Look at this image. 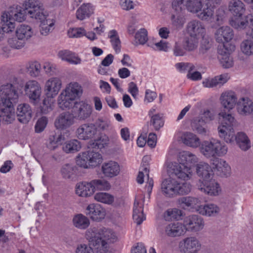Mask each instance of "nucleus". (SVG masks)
<instances>
[{
	"label": "nucleus",
	"instance_id": "9d476101",
	"mask_svg": "<svg viewBox=\"0 0 253 253\" xmlns=\"http://www.w3.org/2000/svg\"><path fill=\"white\" fill-rule=\"evenodd\" d=\"M169 173L173 174L177 178L187 181L192 178L193 170L190 166L179 162H168L166 164Z\"/></svg>",
	"mask_w": 253,
	"mask_h": 253
},
{
	"label": "nucleus",
	"instance_id": "f3484780",
	"mask_svg": "<svg viewBox=\"0 0 253 253\" xmlns=\"http://www.w3.org/2000/svg\"><path fill=\"white\" fill-rule=\"evenodd\" d=\"M226 44L221 46L218 49L217 58L221 66L224 68H229L233 65V60L230 54L235 50L234 44Z\"/></svg>",
	"mask_w": 253,
	"mask_h": 253
},
{
	"label": "nucleus",
	"instance_id": "c85d7f7f",
	"mask_svg": "<svg viewBox=\"0 0 253 253\" xmlns=\"http://www.w3.org/2000/svg\"><path fill=\"white\" fill-rule=\"evenodd\" d=\"M144 199L142 196H137L134 203L133 210V219L137 224L140 225L145 220L143 213Z\"/></svg>",
	"mask_w": 253,
	"mask_h": 253
},
{
	"label": "nucleus",
	"instance_id": "79ce46f5",
	"mask_svg": "<svg viewBox=\"0 0 253 253\" xmlns=\"http://www.w3.org/2000/svg\"><path fill=\"white\" fill-rule=\"evenodd\" d=\"M7 10L13 17L15 21L22 22L26 20V10L20 5H13Z\"/></svg>",
	"mask_w": 253,
	"mask_h": 253
},
{
	"label": "nucleus",
	"instance_id": "e2e57ef3",
	"mask_svg": "<svg viewBox=\"0 0 253 253\" xmlns=\"http://www.w3.org/2000/svg\"><path fill=\"white\" fill-rule=\"evenodd\" d=\"M94 125L97 133V129L101 131L108 130L110 126V122L107 119L100 118L96 120Z\"/></svg>",
	"mask_w": 253,
	"mask_h": 253
},
{
	"label": "nucleus",
	"instance_id": "864d4df0",
	"mask_svg": "<svg viewBox=\"0 0 253 253\" xmlns=\"http://www.w3.org/2000/svg\"><path fill=\"white\" fill-rule=\"evenodd\" d=\"M241 52L246 57L253 55V40L251 39L243 40L240 46Z\"/></svg>",
	"mask_w": 253,
	"mask_h": 253
},
{
	"label": "nucleus",
	"instance_id": "aec40b11",
	"mask_svg": "<svg viewBox=\"0 0 253 253\" xmlns=\"http://www.w3.org/2000/svg\"><path fill=\"white\" fill-rule=\"evenodd\" d=\"M201 244L195 236H190L183 239L179 243V249L181 253H193L199 251Z\"/></svg>",
	"mask_w": 253,
	"mask_h": 253
},
{
	"label": "nucleus",
	"instance_id": "3c124183",
	"mask_svg": "<svg viewBox=\"0 0 253 253\" xmlns=\"http://www.w3.org/2000/svg\"><path fill=\"white\" fill-rule=\"evenodd\" d=\"M82 148L80 141L77 139H71L64 143L63 150L66 153H75L79 151Z\"/></svg>",
	"mask_w": 253,
	"mask_h": 253
},
{
	"label": "nucleus",
	"instance_id": "72a5a7b5",
	"mask_svg": "<svg viewBox=\"0 0 253 253\" xmlns=\"http://www.w3.org/2000/svg\"><path fill=\"white\" fill-rule=\"evenodd\" d=\"M0 20V27L6 33H10L14 31L16 27V23L13 17L7 10L1 13Z\"/></svg>",
	"mask_w": 253,
	"mask_h": 253
},
{
	"label": "nucleus",
	"instance_id": "a18cd8bd",
	"mask_svg": "<svg viewBox=\"0 0 253 253\" xmlns=\"http://www.w3.org/2000/svg\"><path fill=\"white\" fill-rule=\"evenodd\" d=\"M72 223L76 228L84 230L89 226L90 220L85 215L79 213L74 215L72 219Z\"/></svg>",
	"mask_w": 253,
	"mask_h": 253
},
{
	"label": "nucleus",
	"instance_id": "052dcab7",
	"mask_svg": "<svg viewBox=\"0 0 253 253\" xmlns=\"http://www.w3.org/2000/svg\"><path fill=\"white\" fill-rule=\"evenodd\" d=\"M85 35V30L82 27L70 28L67 31V35L70 38H80Z\"/></svg>",
	"mask_w": 253,
	"mask_h": 253
},
{
	"label": "nucleus",
	"instance_id": "a211bd4d",
	"mask_svg": "<svg viewBox=\"0 0 253 253\" xmlns=\"http://www.w3.org/2000/svg\"><path fill=\"white\" fill-rule=\"evenodd\" d=\"M219 100L222 108L230 111L237 106L238 99L235 92L232 90H227L221 93Z\"/></svg>",
	"mask_w": 253,
	"mask_h": 253
},
{
	"label": "nucleus",
	"instance_id": "58836bf2",
	"mask_svg": "<svg viewBox=\"0 0 253 253\" xmlns=\"http://www.w3.org/2000/svg\"><path fill=\"white\" fill-rule=\"evenodd\" d=\"M182 142L186 146L197 148L201 145L200 139L195 134L191 132H184L181 136Z\"/></svg>",
	"mask_w": 253,
	"mask_h": 253
},
{
	"label": "nucleus",
	"instance_id": "680f3d73",
	"mask_svg": "<svg viewBox=\"0 0 253 253\" xmlns=\"http://www.w3.org/2000/svg\"><path fill=\"white\" fill-rule=\"evenodd\" d=\"M48 122V118L45 116H42L39 118L35 126V132L36 133L42 132L46 127Z\"/></svg>",
	"mask_w": 253,
	"mask_h": 253
},
{
	"label": "nucleus",
	"instance_id": "e433bc0d",
	"mask_svg": "<svg viewBox=\"0 0 253 253\" xmlns=\"http://www.w3.org/2000/svg\"><path fill=\"white\" fill-rule=\"evenodd\" d=\"M40 32L42 36H47L51 33L55 28V21L54 19L45 15L40 21Z\"/></svg>",
	"mask_w": 253,
	"mask_h": 253
},
{
	"label": "nucleus",
	"instance_id": "f8f14e48",
	"mask_svg": "<svg viewBox=\"0 0 253 253\" xmlns=\"http://www.w3.org/2000/svg\"><path fill=\"white\" fill-rule=\"evenodd\" d=\"M23 5L27 15L32 20L39 21L46 15L43 4L39 0H27Z\"/></svg>",
	"mask_w": 253,
	"mask_h": 253
},
{
	"label": "nucleus",
	"instance_id": "338daca9",
	"mask_svg": "<svg viewBox=\"0 0 253 253\" xmlns=\"http://www.w3.org/2000/svg\"><path fill=\"white\" fill-rule=\"evenodd\" d=\"M94 250L89 244L80 243L77 245L75 253H95Z\"/></svg>",
	"mask_w": 253,
	"mask_h": 253
},
{
	"label": "nucleus",
	"instance_id": "37998d69",
	"mask_svg": "<svg viewBox=\"0 0 253 253\" xmlns=\"http://www.w3.org/2000/svg\"><path fill=\"white\" fill-rule=\"evenodd\" d=\"M94 8L89 3H83L76 11V17L80 20L88 18L93 13Z\"/></svg>",
	"mask_w": 253,
	"mask_h": 253
},
{
	"label": "nucleus",
	"instance_id": "8fccbe9b",
	"mask_svg": "<svg viewBox=\"0 0 253 253\" xmlns=\"http://www.w3.org/2000/svg\"><path fill=\"white\" fill-rule=\"evenodd\" d=\"M156 109L152 108L149 111L148 115L151 118L150 124L152 125L156 130H159L164 125L162 116L160 114H156Z\"/></svg>",
	"mask_w": 253,
	"mask_h": 253
},
{
	"label": "nucleus",
	"instance_id": "20e7f679",
	"mask_svg": "<svg viewBox=\"0 0 253 253\" xmlns=\"http://www.w3.org/2000/svg\"><path fill=\"white\" fill-rule=\"evenodd\" d=\"M111 186L109 181L104 179H94L90 181H80L75 185V192L79 197L89 198L94 195L96 191H109Z\"/></svg>",
	"mask_w": 253,
	"mask_h": 253
},
{
	"label": "nucleus",
	"instance_id": "2eb2a0df",
	"mask_svg": "<svg viewBox=\"0 0 253 253\" xmlns=\"http://www.w3.org/2000/svg\"><path fill=\"white\" fill-rule=\"evenodd\" d=\"M197 187L202 192L210 196H217L222 192L220 185L214 179L199 180Z\"/></svg>",
	"mask_w": 253,
	"mask_h": 253
},
{
	"label": "nucleus",
	"instance_id": "13d9d810",
	"mask_svg": "<svg viewBox=\"0 0 253 253\" xmlns=\"http://www.w3.org/2000/svg\"><path fill=\"white\" fill-rule=\"evenodd\" d=\"M182 211L177 209H169L164 213V217L166 220L169 221L173 219L179 220L181 218Z\"/></svg>",
	"mask_w": 253,
	"mask_h": 253
},
{
	"label": "nucleus",
	"instance_id": "393cba45",
	"mask_svg": "<svg viewBox=\"0 0 253 253\" xmlns=\"http://www.w3.org/2000/svg\"><path fill=\"white\" fill-rule=\"evenodd\" d=\"M75 119L73 114L70 112H64L56 117L54 126L57 129L65 130L74 124Z\"/></svg>",
	"mask_w": 253,
	"mask_h": 253
},
{
	"label": "nucleus",
	"instance_id": "423d86ee",
	"mask_svg": "<svg viewBox=\"0 0 253 253\" xmlns=\"http://www.w3.org/2000/svg\"><path fill=\"white\" fill-rule=\"evenodd\" d=\"M200 153L207 158L223 157L228 151L227 145L217 139L203 141L200 146Z\"/></svg>",
	"mask_w": 253,
	"mask_h": 253
},
{
	"label": "nucleus",
	"instance_id": "de8ad7c7",
	"mask_svg": "<svg viewBox=\"0 0 253 253\" xmlns=\"http://www.w3.org/2000/svg\"><path fill=\"white\" fill-rule=\"evenodd\" d=\"M248 16L249 15L243 16V15L233 16L230 21V24L235 29L243 30L248 24Z\"/></svg>",
	"mask_w": 253,
	"mask_h": 253
},
{
	"label": "nucleus",
	"instance_id": "9b49d317",
	"mask_svg": "<svg viewBox=\"0 0 253 253\" xmlns=\"http://www.w3.org/2000/svg\"><path fill=\"white\" fill-rule=\"evenodd\" d=\"M25 96L30 102L34 105L38 104L41 99L42 88L41 84L36 80L26 82L23 87Z\"/></svg>",
	"mask_w": 253,
	"mask_h": 253
},
{
	"label": "nucleus",
	"instance_id": "69168bd1",
	"mask_svg": "<svg viewBox=\"0 0 253 253\" xmlns=\"http://www.w3.org/2000/svg\"><path fill=\"white\" fill-rule=\"evenodd\" d=\"M42 69H43L46 75H51L55 72L56 69V66L55 64L49 61H46L42 63Z\"/></svg>",
	"mask_w": 253,
	"mask_h": 253
},
{
	"label": "nucleus",
	"instance_id": "c03bdc74",
	"mask_svg": "<svg viewBox=\"0 0 253 253\" xmlns=\"http://www.w3.org/2000/svg\"><path fill=\"white\" fill-rule=\"evenodd\" d=\"M78 168L71 164L63 165L60 169L62 177L66 179H73L77 175Z\"/></svg>",
	"mask_w": 253,
	"mask_h": 253
},
{
	"label": "nucleus",
	"instance_id": "b1692460",
	"mask_svg": "<svg viewBox=\"0 0 253 253\" xmlns=\"http://www.w3.org/2000/svg\"><path fill=\"white\" fill-rule=\"evenodd\" d=\"M62 85V81L59 78L52 77L48 78L44 85V90L46 95L55 97L58 94Z\"/></svg>",
	"mask_w": 253,
	"mask_h": 253
},
{
	"label": "nucleus",
	"instance_id": "7ed1b4c3",
	"mask_svg": "<svg viewBox=\"0 0 253 253\" xmlns=\"http://www.w3.org/2000/svg\"><path fill=\"white\" fill-rule=\"evenodd\" d=\"M84 237L98 253L108 252L110 245L117 240L116 233L112 229L105 227L99 229L95 227H90L85 232Z\"/></svg>",
	"mask_w": 253,
	"mask_h": 253
},
{
	"label": "nucleus",
	"instance_id": "4468645a",
	"mask_svg": "<svg viewBox=\"0 0 253 253\" xmlns=\"http://www.w3.org/2000/svg\"><path fill=\"white\" fill-rule=\"evenodd\" d=\"M196 15L201 20L211 23L214 22H219L221 21L224 12L218 9L215 14L214 8L205 4V7L201 9Z\"/></svg>",
	"mask_w": 253,
	"mask_h": 253
},
{
	"label": "nucleus",
	"instance_id": "39448f33",
	"mask_svg": "<svg viewBox=\"0 0 253 253\" xmlns=\"http://www.w3.org/2000/svg\"><path fill=\"white\" fill-rule=\"evenodd\" d=\"M83 92V87L78 83H70L58 96V107L63 110L70 109L73 106L75 100L81 97Z\"/></svg>",
	"mask_w": 253,
	"mask_h": 253
},
{
	"label": "nucleus",
	"instance_id": "4be33fe9",
	"mask_svg": "<svg viewBox=\"0 0 253 253\" xmlns=\"http://www.w3.org/2000/svg\"><path fill=\"white\" fill-rule=\"evenodd\" d=\"M85 214L90 218L95 221H100L106 216V210L98 204H89L85 209Z\"/></svg>",
	"mask_w": 253,
	"mask_h": 253
},
{
	"label": "nucleus",
	"instance_id": "bb28decb",
	"mask_svg": "<svg viewBox=\"0 0 253 253\" xmlns=\"http://www.w3.org/2000/svg\"><path fill=\"white\" fill-rule=\"evenodd\" d=\"M178 203L181 207L192 210L199 213L202 205V201L201 199L188 196L179 198Z\"/></svg>",
	"mask_w": 253,
	"mask_h": 253
},
{
	"label": "nucleus",
	"instance_id": "603ef678",
	"mask_svg": "<svg viewBox=\"0 0 253 253\" xmlns=\"http://www.w3.org/2000/svg\"><path fill=\"white\" fill-rule=\"evenodd\" d=\"M185 6L188 11L197 14L204 6L203 0H185Z\"/></svg>",
	"mask_w": 253,
	"mask_h": 253
},
{
	"label": "nucleus",
	"instance_id": "a878e982",
	"mask_svg": "<svg viewBox=\"0 0 253 253\" xmlns=\"http://www.w3.org/2000/svg\"><path fill=\"white\" fill-rule=\"evenodd\" d=\"M16 114L19 122L22 124H27L31 120L33 111L29 103H21L17 105Z\"/></svg>",
	"mask_w": 253,
	"mask_h": 253
},
{
	"label": "nucleus",
	"instance_id": "cd10ccee",
	"mask_svg": "<svg viewBox=\"0 0 253 253\" xmlns=\"http://www.w3.org/2000/svg\"><path fill=\"white\" fill-rule=\"evenodd\" d=\"M214 36L215 39L218 42L223 43L222 46L226 44L228 47V44H231L228 42L233 39L234 32L229 27L222 26L216 30Z\"/></svg>",
	"mask_w": 253,
	"mask_h": 253
},
{
	"label": "nucleus",
	"instance_id": "f03ea898",
	"mask_svg": "<svg viewBox=\"0 0 253 253\" xmlns=\"http://www.w3.org/2000/svg\"><path fill=\"white\" fill-rule=\"evenodd\" d=\"M16 84H6L0 89V118L6 124L12 123L15 119V111L13 102L19 97Z\"/></svg>",
	"mask_w": 253,
	"mask_h": 253
},
{
	"label": "nucleus",
	"instance_id": "c756f323",
	"mask_svg": "<svg viewBox=\"0 0 253 253\" xmlns=\"http://www.w3.org/2000/svg\"><path fill=\"white\" fill-rule=\"evenodd\" d=\"M237 113L242 116H248L253 113V101L247 96L238 99L236 106Z\"/></svg>",
	"mask_w": 253,
	"mask_h": 253
},
{
	"label": "nucleus",
	"instance_id": "6e6552de",
	"mask_svg": "<svg viewBox=\"0 0 253 253\" xmlns=\"http://www.w3.org/2000/svg\"><path fill=\"white\" fill-rule=\"evenodd\" d=\"M75 160L79 167L89 169L99 166L103 159L101 154L99 153L93 151H86L79 153Z\"/></svg>",
	"mask_w": 253,
	"mask_h": 253
},
{
	"label": "nucleus",
	"instance_id": "ddd939ff",
	"mask_svg": "<svg viewBox=\"0 0 253 253\" xmlns=\"http://www.w3.org/2000/svg\"><path fill=\"white\" fill-rule=\"evenodd\" d=\"M214 119L213 114L209 109H204L198 117L194 118L191 123V126L193 130L199 134H205L207 129L206 124Z\"/></svg>",
	"mask_w": 253,
	"mask_h": 253
},
{
	"label": "nucleus",
	"instance_id": "473e14b6",
	"mask_svg": "<svg viewBox=\"0 0 253 253\" xmlns=\"http://www.w3.org/2000/svg\"><path fill=\"white\" fill-rule=\"evenodd\" d=\"M57 56L61 61L72 65H80L83 62L82 58L76 53L67 49L59 51Z\"/></svg>",
	"mask_w": 253,
	"mask_h": 253
},
{
	"label": "nucleus",
	"instance_id": "6e6d98bb",
	"mask_svg": "<svg viewBox=\"0 0 253 253\" xmlns=\"http://www.w3.org/2000/svg\"><path fill=\"white\" fill-rule=\"evenodd\" d=\"M94 199L98 202L109 205H112L114 202V196L107 192H97L94 194Z\"/></svg>",
	"mask_w": 253,
	"mask_h": 253
},
{
	"label": "nucleus",
	"instance_id": "5701e85b",
	"mask_svg": "<svg viewBox=\"0 0 253 253\" xmlns=\"http://www.w3.org/2000/svg\"><path fill=\"white\" fill-rule=\"evenodd\" d=\"M76 134L79 139L86 140L94 139L96 135V127L92 123L82 124L77 129Z\"/></svg>",
	"mask_w": 253,
	"mask_h": 253
},
{
	"label": "nucleus",
	"instance_id": "a19ab883",
	"mask_svg": "<svg viewBox=\"0 0 253 253\" xmlns=\"http://www.w3.org/2000/svg\"><path fill=\"white\" fill-rule=\"evenodd\" d=\"M177 161L180 163H183V165L190 166L192 169L193 166L198 162V159L191 152L183 151L179 153Z\"/></svg>",
	"mask_w": 253,
	"mask_h": 253
},
{
	"label": "nucleus",
	"instance_id": "0e129e2a",
	"mask_svg": "<svg viewBox=\"0 0 253 253\" xmlns=\"http://www.w3.org/2000/svg\"><path fill=\"white\" fill-rule=\"evenodd\" d=\"M202 40L201 42L199 49V54L202 55H205L210 49L211 44L210 43L209 38H205V36L202 37Z\"/></svg>",
	"mask_w": 253,
	"mask_h": 253
},
{
	"label": "nucleus",
	"instance_id": "7c9ffc66",
	"mask_svg": "<svg viewBox=\"0 0 253 253\" xmlns=\"http://www.w3.org/2000/svg\"><path fill=\"white\" fill-rule=\"evenodd\" d=\"M101 171L106 177L112 178L120 174L121 166L115 161H109L103 164Z\"/></svg>",
	"mask_w": 253,
	"mask_h": 253
},
{
	"label": "nucleus",
	"instance_id": "0eeeda50",
	"mask_svg": "<svg viewBox=\"0 0 253 253\" xmlns=\"http://www.w3.org/2000/svg\"><path fill=\"white\" fill-rule=\"evenodd\" d=\"M191 185L188 182H180L174 178L169 177L164 180L161 184V191L166 197L172 198L179 195L188 194Z\"/></svg>",
	"mask_w": 253,
	"mask_h": 253
},
{
	"label": "nucleus",
	"instance_id": "dca6fc26",
	"mask_svg": "<svg viewBox=\"0 0 253 253\" xmlns=\"http://www.w3.org/2000/svg\"><path fill=\"white\" fill-rule=\"evenodd\" d=\"M185 232H198L202 230L205 226V221L203 217L192 214L186 216L183 223Z\"/></svg>",
	"mask_w": 253,
	"mask_h": 253
},
{
	"label": "nucleus",
	"instance_id": "412c9836",
	"mask_svg": "<svg viewBox=\"0 0 253 253\" xmlns=\"http://www.w3.org/2000/svg\"><path fill=\"white\" fill-rule=\"evenodd\" d=\"M210 164L213 171L222 177H227L231 174V168L229 164L224 159L218 158L211 159Z\"/></svg>",
	"mask_w": 253,
	"mask_h": 253
},
{
	"label": "nucleus",
	"instance_id": "4c0bfd02",
	"mask_svg": "<svg viewBox=\"0 0 253 253\" xmlns=\"http://www.w3.org/2000/svg\"><path fill=\"white\" fill-rule=\"evenodd\" d=\"M220 212V208L216 204L208 203L202 205L199 214L207 217H215Z\"/></svg>",
	"mask_w": 253,
	"mask_h": 253
},
{
	"label": "nucleus",
	"instance_id": "4d7b16f0",
	"mask_svg": "<svg viewBox=\"0 0 253 253\" xmlns=\"http://www.w3.org/2000/svg\"><path fill=\"white\" fill-rule=\"evenodd\" d=\"M108 37L114 50L117 52L120 50L121 42L117 31L116 30H111L108 32Z\"/></svg>",
	"mask_w": 253,
	"mask_h": 253
},
{
	"label": "nucleus",
	"instance_id": "f704fd0d",
	"mask_svg": "<svg viewBox=\"0 0 253 253\" xmlns=\"http://www.w3.org/2000/svg\"><path fill=\"white\" fill-rule=\"evenodd\" d=\"M165 232L169 237H175L183 235L186 233L184 225L181 222H174L167 225Z\"/></svg>",
	"mask_w": 253,
	"mask_h": 253
},
{
	"label": "nucleus",
	"instance_id": "ea45409f",
	"mask_svg": "<svg viewBox=\"0 0 253 253\" xmlns=\"http://www.w3.org/2000/svg\"><path fill=\"white\" fill-rule=\"evenodd\" d=\"M228 9L234 16L243 15L246 11V7L241 0H230L228 4Z\"/></svg>",
	"mask_w": 253,
	"mask_h": 253
},
{
	"label": "nucleus",
	"instance_id": "6ab92c4d",
	"mask_svg": "<svg viewBox=\"0 0 253 253\" xmlns=\"http://www.w3.org/2000/svg\"><path fill=\"white\" fill-rule=\"evenodd\" d=\"M73 105V115L75 119L84 121L90 116L92 108L87 102L84 101H76Z\"/></svg>",
	"mask_w": 253,
	"mask_h": 253
},
{
	"label": "nucleus",
	"instance_id": "49530a36",
	"mask_svg": "<svg viewBox=\"0 0 253 253\" xmlns=\"http://www.w3.org/2000/svg\"><path fill=\"white\" fill-rule=\"evenodd\" d=\"M26 71L31 77L36 78L41 75L42 65L37 61L28 62L25 66Z\"/></svg>",
	"mask_w": 253,
	"mask_h": 253
},
{
	"label": "nucleus",
	"instance_id": "1a4fd4ad",
	"mask_svg": "<svg viewBox=\"0 0 253 253\" xmlns=\"http://www.w3.org/2000/svg\"><path fill=\"white\" fill-rule=\"evenodd\" d=\"M34 35V31L31 26L21 24L16 28V38L9 39L8 42L12 47L19 49L23 47L25 42L31 38Z\"/></svg>",
	"mask_w": 253,
	"mask_h": 253
},
{
	"label": "nucleus",
	"instance_id": "5fc2aeb1",
	"mask_svg": "<svg viewBox=\"0 0 253 253\" xmlns=\"http://www.w3.org/2000/svg\"><path fill=\"white\" fill-rule=\"evenodd\" d=\"M148 40V32L145 28H141L135 34L133 44L135 46L144 45Z\"/></svg>",
	"mask_w": 253,
	"mask_h": 253
},
{
	"label": "nucleus",
	"instance_id": "774afa93",
	"mask_svg": "<svg viewBox=\"0 0 253 253\" xmlns=\"http://www.w3.org/2000/svg\"><path fill=\"white\" fill-rule=\"evenodd\" d=\"M147 45L154 50H158L159 51H164L166 52L169 49L168 43L162 40L155 43H151L150 42H148L147 43Z\"/></svg>",
	"mask_w": 253,
	"mask_h": 253
},
{
	"label": "nucleus",
	"instance_id": "2f4dec72",
	"mask_svg": "<svg viewBox=\"0 0 253 253\" xmlns=\"http://www.w3.org/2000/svg\"><path fill=\"white\" fill-rule=\"evenodd\" d=\"M187 31L191 38H200L205 36L206 29L203 23L198 20H193L188 23Z\"/></svg>",
	"mask_w": 253,
	"mask_h": 253
},
{
	"label": "nucleus",
	"instance_id": "f257e3e1",
	"mask_svg": "<svg viewBox=\"0 0 253 253\" xmlns=\"http://www.w3.org/2000/svg\"><path fill=\"white\" fill-rule=\"evenodd\" d=\"M236 123L235 118L231 114L225 112L219 113L217 128L218 136L227 144H236L240 150L247 152L251 148V140L244 131L235 133L233 127Z\"/></svg>",
	"mask_w": 253,
	"mask_h": 253
},
{
	"label": "nucleus",
	"instance_id": "c9c22d12",
	"mask_svg": "<svg viewBox=\"0 0 253 253\" xmlns=\"http://www.w3.org/2000/svg\"><path fill=\"white\" fill-rule=\"evenodd\" d=\"M196 171L198 176L201 178L199 180L206 181L212 179L213 169L208 163L200 162L197 165Z\"/></svg>",
	"mask_w": 253,
	"mask_h": 253
},
{
	"label": "nucleus",
	"instance_id": "09e8293b",
	"mask_svg": "<svg viewBox=\"0 0 253 253\" xmlns=\"http://www.w3.org/2000/svg\"><path fill=\"white\" fill-rule=\"evenodd\" d=\"M54 98L49 95H46L42 99L40 106V109L42 114H48L54 109L55 105Z\"/></svg>",
	"mask_w": 253,
	"mask_h": 253
},
{
	"label": "nucleus",
	"instance_id": "bf43d9fd",
	"mask_svg": "<svg viewBox=\"0 0 253 253\" xmlns=\"http://www.w3.org/2000/svg\"><path fill=\"white\" fill-rule=\"evenodd\" d=\"M109 142V138L106 135H101L90 142V145L93 148L102 149L107 146Z\"/></svg>",
	"mask_w": 253,
	"mask_h": 253
}]
</instances>
